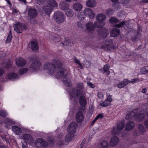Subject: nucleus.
Segmentation results:
<instances>
[{
    "label": "nucleus",
    "mask_w": 148,
    "mask_h": 148,
    "mask_svg": "<svg viewBox=\"0 0 148 148\" xmlns=\"http://www.w3.org/2000/svg\"><path fill=\"white\" fill-rule=\"evenodd\" d=\"M87 83L88 86L90 88H93L95 87L94 84H92L90 82H87Z\"/></svg>",
    "instance_id": "3c124183"
},
{
    "label": "nucleus",
    "mask_w": 148,
    "mask_h": 148,
    "mask_svg": "<svg viewBox=\"0 0 148 148\" xmlns=\"http://www.w3.org/2000/svg\"><path fill=\"white\" fill-rule=\"evenodd\" d=\"M97 96L100 99L103 98V93L101 92H99L98 93Z\"/></svg>",
    "instance_id": "603ef678"
},
{
    "label": "nucleus",
    "mask_w": 148,
    "mask_h": 148,
    "mask_svg": "<svg viewBox=\"0 0 148 148\" xmlns=\"http://www.w3.org/2000/svg\"><path fill=\"white\" fill-rule=\"evenodd\" d=\"M125 25L126 22L125 21H123L118 24L116 25H115V27L117 28H120Z\"/></svg>",
    "instance_id": "a19ab883"
},
{
    "label": "nucleus",
    "mask_w": 148,
    "mask_h": 148,
    "mask_svg": "<svg viewBox=\"0 0 148 148\" xmlns=\"http://www.w3.org/2000/svg\"><path fill=\"white\" fill-rule=\"evenodd\" d=\"M70 42L69 40H66L63 42H62V44L64 46H68Z\"/></svg>",
    "instance_id": "5fc2aeb1"
},
{
    "label": "nucleus",
    "mask_w": 148,
    "mask_h": 148,
    "mask_svg": "<svg viewBox=\"0 0 148 148\" xmlns=\"http://www.w3.org/2000/svg\"><path fill=\"white\" fill-rule=\"evenodd\" d=\"M31 18L30 19V22L31 23L34 24L36 23V20L35 18Z\"/></svg>",
    "instance_id": "6e6d98bb"
},
{
    "label": "nucleus",
    "mask_w": 148,
    "mask_h": 148,
    "mask_svg": "<svg viewBox=\"0 0 148 148\" xmlns=\"http://www.w3.org/2000/svg\"><path fill=\"white\" fill-rule=\"evenodd\" d=\"M12 130L17 135H19L22 132L21 129L18 126H14L12 127Z\"/></svg>",
    "instance_id": "cd10ccee"
},
{
    "label": "nucleus",
    "mask_w": 148,
    "mask_h": 148,
    "mask_svg": "<svg viewBox=\"0 0 148 148\" xmlns=\"http://www.w3.org/2000/svg\"><path fill=\"white\" fill-rule=\"evenodd\" d=\"M48 3L51 7L48 6H43L42 9L45 14L49 16L53 10L52 7H56L58 6V4L55 0H49Z\"/></svg>",
    "instance_id": "39448f33"
},
{
    "label": "nucleus",
    "mask_w": 148,
    "mask_h": 148,
    "mask_svg": "<svg viewBox=\"0 0 148 148\" xmlns=\"http://www.w3.org/2000/svg\"><path fill=\"white\" fill-rule=\"evenodd\" d=\"M74 60L76 64H78V65H82L80 63L79 60L78 59H77L75 57H74Z\"/></svg>",
    "instance_id": "e2e57ef3"
},
{
    "label": "nucleus",
    "mask_w": 148,
    "mask_h": 148,
    "mask_svg": "<svg viewBox=\"0 0 148 148\" xmlns=\"http://www.w3.org/2000/svg\"><path fill=\"white\" fill-rule=\"evenodd\" d=\"M62 65H44L45 70H47L49 73L58 78H63V82L66 86L69 87L71 85L69 81L68 82L65 78L67 74V72Z\"/></svg>",
    "instance_id": "f257e3e1"
},
{
    "label": "nucleus",
    "mask_w": 148,
    "mask_h": 148,
    "mask_svg": "<svg viewBox=\"0 0 148 148\" xmlns=\"http://www.w3.org/2000/svg\"><path fill=\"white\" fill-rule=\"evenodd\" d=\"M14 30L16 32L21 33L23 30L26 29V26L24 23H18L13 25Z\"/></svg>",
    "instance_id": "6e6552de"
},
{
    "label": "nucleus",
    "mask_w": 148,
    "mask_h": 148,
    "mask_svg": "<svg viewBox=\"0 0 148 148\" xmlns=\"http://www.w3.org/2000/svg\"><path fill=\"white\" fill-rule=\"evenodd\" d=\"M8 77L11 80H15L20 78L18 74L14 73H9L8 75Z\"/></svg>",
    "instance_id": "aec40b11"
},
{
    "label": "nucleus",
    "mask_w": 148,
    "mask_h": 148,
    "mask_svg": "<svg viewBox=\"0 0 148 148\" xmlns=\"http://www.w3.org/2000/svg\"><path fill=\"white\" fill-rule=\"evenodd\" d=\"M97 21L93 24L92 22H88L86 25V29L88 32L94 30L95 28H99L103 26L105 24V20L106 18V15L103 13L98 14L96 16Z\"/></svg>",
    "instance_id": "f03ea898"
},
{
    "label": "nucleus",
    "mask_w": 148,
    "mask_h": 148,
    "mask_svg": "<svg viewBox=\"0 0 148 148\" xmlns=\"http://www.w3.org/2000/svg\"><path fill=\"white\" fill-rule=\"evenodd\" d=\"M147 90L146 88H144L142 90V92L143 93H145L147 92Z\"/></svg>",
    "instance_id": "69168bd1"
},
{
    "label": "nucleus",
    "mask_w": 148,
    "mask_h": 148,
    "mask_svg": "<svg viewBox=\"0 0 148 148\" xmlns=\"http://www.w3.org/2000/svg\"><path fill=\"white\" fill-rule=\"evenodd\" d=\"M84 12L86 16H87L90 18L92 19L95 17V14L90 8H86Z\"/></svg>",
    "instance_id": "ddd939ff"
},
{
    "label": "nucleus",
    "mask_w": 148,
    "mask_h": 148,
    "mask_svg": "<svg viewBox=\"0 0 148 148\" xmlns=\"http://www.w3.org/2000/svg\"><path fill=\"white\" fill-rule=\"evenodd\" d=\"M5 122L9 125L14 124L13 121L8 119H6L5 121Z\"/></svg>",
    "instance_id": "c03bdc74"
},
{
    "label": "nucleus",
    "mask_w": 148,
    "mask_h": 148,
    "mask_svg": "<svg viewBox=\"0 0 148 148\" xmlns=\"http://www.w3.org/2000/svg\"><path fill=\"white\" fill-rule=\"evenodd\" d=\"M139 80V79L138 78H135L132 79L131 81L128 80V84L129 83H131L133 84L135 83L137 81Z\"/></svg>",
    "instance_id": "49530a36"
},
{
    "label": "nucleus",
    "mask_w": 148,
    "mask_h": 148,
    "mask_svg": "<svg viewBox=\"0 0 148 148\" xmlns=\"http://www.w3.org/2000/svg\"><path fill=\"white\" fill-rule=\"evenodd\" d=\"M119 141L118 137L116 136H112L110 142V145L112 147L116 146L119 143Z\"/></svg>",
    "instance_id": "dca6fc26"
},
{
    "label": "nucleus",
    "mask_w": 148,
    "mask_h": 148,
    "mask_svg": "<svg viewBox=\"0 0 148 148\" xmlns=\"http://www.w3.org/2000/svg\"><path fill=\"white\" fill-rule=\"evenodd\" d=\"M114 11L113 9H109L106 10V14L108 15H112L114 12Z\"/></svg>",
    "instance_id": "37998d69"
},
{
    "label": "nucleus",
    "mask_w": 148,
    "mask_h": 148,
    "mask_svg": "<svg viewBox=\"0 0 148 148\" xmlns=\"http://www.w3.org/2000/svg\"><path fill=\"white\" fill-rule=\"evenodd\" d=\"M97 120L95 118L91 123L92 125H93Z\"/></svg>",
    "instance_id": "774afa93"
},
{
    "label": "nucleus",
    "mask_w": 148,
    "mask_h": 148,
    "mask_svg": "<svg viewBox=\"0 0 148 148\" xmlns=\"http://www.w3.org/2000/svg\"><path fill=\"white\" fill-rule=\"evenodd\" d=\"M141 72L143 74L148 73V66H145L142 68L141 69Z\"/></svg>",
    "instance_id": "473e14b6"
},
{
    "label": "nucleus",
    "mask_w": 148,
    "mask_h": 148,
    "mask_svg": "<svg viewBox=\"0 0 148 148\" xmlns=\"http://www.w3.org/2000/svg\"><path fill=\"white\" fill-rule=\"evenodd\" d=\"M5 72V71L3 68H0V76L3 75Z\"/></svg>",
    "instance_id": "680f3d73"
},
{
    "label": "nucleus",
    "mask_w": 148,
    "mask_h": 148,
    "mask_svg": "<svg viewBox=\"0 0 148 148\" xmlns=\"http://www.w3.org/2000/svg\"><path fill=\"white\" fill-rule=\"evenodd\" d=\"M28 47L31 48L33 51L36 52L37 51V42L35 41H32L29 44Z\"/></svg>",
    "instance_id": "f3484780"
},
{
    "label": "nucleus",
    "mask_w": 148,
    "mask_h": 148,
    "mask_svg": "<svg viewBox=\"0 0 148 148\" xmlns=\"http://www.w3.org/2000/svg\"><path fill=\"white\" fill-rule=\"evenodd\" d=\"M103 117V115L102 114H98L95 118L97 119H101Z\"/></svg>",
    "instance_id": "864d4df0"
},
{
    "label": "nucleus",
    "mask_w": 148,
    "mask_h": 148,
    "mask_svg": "<svg viewBox=\"0 0 148 148\" xmlns=\"http://www.w3.org/2000/svg\"><path fill=\"white\" fill-rule=\"evenodd\" d=\"M120 33V30L117 28H113L110 32V35L112 37H115L118 36Z\"/></svg>",
    "instance_id": "6ab92c4d"
},
{
    "label": "nucleus",
    "mask_w": 148,
    "mask_h": 148,
    "mask_svg": "<svg viewBox=\"0 0 148 148\" xmlns=\"http://www.w3.org/2000/svg\"><path fill=\"white\" fill-rule=\"evenodd\" d=\"M84 115L82 111H79L77 113L76 115V119L77 122H82L84 120Z\"/></svg>",
    "instance_id": "2eb2a0df"
},
{
    "label": "nucleus",
    "mask_w": 148,
    "mask_h": 148,
    "mask_svg": "<svg viewBox=\"0 0 148 148\" xmlns=\"http://www.w3.org/2000/svg\"><path fill=\"white\" fill-rule=\"evenodd\" d=\"M0 148H8V147L5 145H0Z\"/></svg>",
    "instance_id": "338daca9"
},
{
    "label": "nucleus",
    "mask_w": 148,
    "mask_h": 148,
    "mask_svg": "<svg viewBox=\"0 0 148 148\" xmlns=\"http://www.w3.org/2000/svg\"><path fill=\"white\" fill-rule=\"evenodd\" d=\"M86 6L90 7H93L96 5V2L95 0H88L86 2Z\"/></svg>",
    "instance_id": "393cba45"
},
{
    "label": "nucleus",
    "mask_w": 148,
    "mask_h": 148,
    "mask_svg": "<svg viewBox=\"0 0 148 148\" xmlns=\"http://www.w3.org/2000/svg\"><path fill=\"white\" fill-rule=\"evenodd\" d=\"M110 67V66L108 65H104L103 69H99V70H100V71L102 72L103 73H104L107 71Z\"/></svg>",
    "instance_id": "ea45409f"
},
{
    "label": "nucleus",
    "mask_w": 148,
    "mask_h": 148,
    "mask_svg": "<svg viewBox=\"0 0 148 148\" xmlns=\"http://www.w3.org/2000/svg\"><path fill=\"white\" fill-rule=\"evenodd\" d=\"M26 61L22 58H18L16 59V65H25Z\"/></svg>",
    "instance_id": "b1692460"
},
{
    "label": "nucleus",
    "mask_w": 148,
    "mask_h": 148,
    "mask_svg": "<svg viewBox=\"0 0 148 148\" xmlns=\"http://www.w3.org/2000/svg\"><path fill=\"white\" fill-rule=\"evenodd\" d=\"M30 61L32 62V63L31 64V65H32V64L33 65H35L37 63V58L36 56H32L30 58Z\"/></svg>",
    "instance_id": "58836bf2"
},
{
    "label": "nucleus",
    "mask_w": 148,
    "mask_h": 148,
    "mask_svg": "<svg viewBox=\"0 0 148 148\" xmlns=\"http://www.w3.org/2000/svg\"><path fill=\"white\" fill-rule=\"evenodd\" d=\"M128 82L127 79H124L123 81L118 84L117 87L120 88H123L128 84Z\"/></svg>",
    "instance_id": "bb28decb"
},
{
    "label": "nucleus",
    "mask_w": 148,
    "mask_h": 148,
    "mask_svg": "<svg viewBox=\"0 0 148 148\" xmlns=\"http://www.w3.org/2000/svg\"><path fill=\"white\" fill-rule=\"evenodd\" d=\"M144 124L145 127L148 129V119L144 121Z\"/></svg>",
    "instance_id": "13d9d810"
},
{
    "label": "nucleus",
    "mask_w": 148,
    "mask_h": 148,
    "mask_svg": "<svg viewBox=\"0 0 148 148\" xmlns=\"http://www.w3.org/2000/svg\"><path fill=\"white\" fill-rule=\"evenodd\" d=\"M79 103L81 106L83 107H85L86 105L87 102L85 97L84 96L80 97L79 100Z\"/></svg>",
    "instance_id": "a878e982"
},
{
    "label": "nucleus",
    "mask_w": 148,
    "mask_h": 148,
    "mask_svg": "<svg viewBox=\"0 0 148 148\" xmlns=\"http://www.w3.org/2000/svg\"><path fill=\"white\" fill-rule=\"evenodd\" d=\"M12 62L11 60L9 59H6L5 61V62L4 64L5 65H12Z\"/></svg>",
    "instance_id": "09e8293b"
},
{
    "label": "nucleus",
    "mask_w": 148,
    "mask_h": 148,
    "mask_svg": "<svg viewBox=\"0 0 148 148\" xmlns=\"http://www.w3.org/2000/svg\"><path fill=\"white\" fill-rule=\"evenodd\" d=\"M112 95H109L108 96L107 100H108V101L111 103V102L112 101Z\"/></svg>",
    "instance_id": "4d7b16f0"
},
{
    "label": "nucleus",
    "mask_w": 148,
    "mask_h": 148,
    "mask_svg": "<svg viewBox=\"0 0 148 148\" xmlns=\"http://www.w3.org/2000/svg\"><path fill=\"white\" fill-rule=\"evenodd\" d=\"M53 18L56 22L58 24L62 23L66 19L64 14L59 11L55 12Z\"/></svg>",
    "instance_id": "423d86ee"
},
{
    "label": "nucleus",
    "mask_w": 148,
    "mask_h": 148,
    "mask_svg": "<svg viewBox=\"0 0 148 148\" xmlns=\"http://www.w3.org/2000/svg\"><path fill=\"white\" fill-rule=\"evenodd\" d=\"M12 65H5V68L7 69H9V70L12 71L13 69V67L12 66Z\"/></svg>",
    "instance_id": "8fccbe9b"
},
{
    "label": "nucleus",
    "mask_w": 148,
    "mask_h": 148,
    "mask_svg": "<svg viewBox=\"0 0 148 148\" xmlns=\"http://www.w3.org/2000/svg\"><path fill=\"white\" fill-rule=\"evenodd\" d=\"M28 14L30 18H35L37 16V12L35 9L32 8H29L28 10Z\"/></svg>",
    "instance_id": "4468645a"
},
{
    "label": "nucleus",
    "mask_w": 148,
    "mask_h": 148,
    "mask_svg": "<svg viewBox=\"0 0 148 148\" xmlns=\"http://www.w3.org/2000/svg\"><path fill=\"white\" fill-rule=\"evenodd\" d=\"M77 88L78 89H73L70 90L69 94L70 96V98L72 97L77 98L78 97L82 94V90L84 88L83 84L79 83L77 85Z\"/></svg>",
    "instance_id": "20e7f679"
},
{
    "label": "nucleus",
    "mask_w": 148,
    "mask_h": 148,
    "mask_svg": "<svg viewBox=\"0 0 148 148\" xmlns=\"http://www.w3.org/2000/svg\"><path fill=\"white\" fill-rule=\"evenodd\" d=\"M77 17L79 19L81 20H83L86 17V16L84 12H81L80 14L77 16Z\"/></svg>",
    "instance_id": "4c0bfd02"
},
{
    "label": "nucleus",
    "mask_w": 148,
    "mask_h": 148,
    "mask_svg": "<svg viewBox=\"0 0 148 148\" xmlns=\"http://www.w3.org/2000/svg\"><path fill=\"white\" fill-rule=\"evenodd\" d=\"M82 5L79 3H75L73 5L74 10L76 11H80L82 8Z\"/></svg>",
    "instance_id": "c756f323"
},
{
    "label": "nucleus",
    "mask_w": 148,
    "mask_h": 148,
    "mask_svg": "<svg viewBox=\"0 0 148 148\" xmlns=\"http://www.w3.org/2000/svg\"><path fill=\"white\" fill-rule=\"evenodd\" d=\"M44 65H62V62L58 59H54L52 61V62H45Z\"/></svg>",
    "instance_id": "5701e85b"
},
{
    "label": "nucleus",
    "mask_w": 148,
    "mask_h": 148,
    "mask_svg": "<svg viewBox=\"0 0 148 148\" xmlns=\"http://www.w3.org/2000/svg\"><path fill=\"white\" fill-rule=\"evenodd\" d=\"M60 7L62 10L66 11L69 9V4L66 3H62L60 4Z\"/></svg>",
    "instance_id": "7c9ffc66"
},
{
    "label": "nucleus",
    "mask_w": 148,
    "mask_h": 148,
    "mask_svg": "<svg viewBox=\"0 0 148 148\" xmlns=\"http://www.w3.org/2000/svg\"><path fill=\"white\" fill-rule=\"evenodd\" d=\"M136 35L134 36H132L131 38L132 41L134 42H135L137 39H139L140 36L141 35L139 31V28L138 27V30L137 31H135V32L136 33Z\"/></svg>",
    "instance_id": "412c9836"
},
{
    "label": "nucleus",
    "mask_w": 148,
    "mask_h": 148,
    "mask_svg": "<svg viewBox=\"0 0 148 148\" xmlns=\"http://www.w3.org/2000/svg\"><path fill=\"white\" fill-rule=\"evenodd\" d=\"M73 139V137L70 134H67L65 137V140L66 142H69Z\"/></svg>",
    "instance_id": "a18cd8bd"
},
{
    "label": "nucleus",
    "mask_w": 148,
    "mask_h": 148,
    "mask_svg": "<svg viewBox=\"0 0 148 148\" xmlns=\"http://www.w3.org/2000/svg\"><path fill=\"white\" fill-rule=\"evenodd\" d=\"M12 38V31L11 30H10L8 36L6 41L7 42H10Z\"/></svg>",
    "instance_id": "79ce46f5"
},
{
    "label": "nucleus",
    "mask_w": 148,
    "mask_h": 148,
    "mask_svg": "<svg viewBox=\"0 0 148 148\" xmlns=\"http://www.w3.org/2000/svg\"><path fill=\"white\" fill-rule=\"evenodd\" d=\"M97 34L103 38H106L109 34L108 30L105 27H102L97 30Z\"/></svg>",
    "instance_id": "9b49d317"
},
{
    "label": "nucleus",
    "mask_w": 148,
    "mask_h": 148,
    "mask_svg": "<svg viewBox=\"0 0 148 148\" xmlns=\"http://www.w3.org/2000/svg\"><path fill=\"white\" fill-rule=\"evenodd\" d=\"M28 70L27 68H22L19 70L18 73L20 75H22L26 73Z\"/></svg>",
    "instance_id": "c9c22d12"
},
{
    "label": "nucleus",
    "mask_w": 148,
    "mask_h": 148,
    "mask_svg": "<svg viewBox=\"0 0 148 148\" xmlns=\"http://www.w3.org/2000/svg\"><path fill=\"white\" fill-rule=\"evenodd\" d=\"M22 147L23 148H28L27 146V143H24L22 144Z\"/></svg>",
    "instance_id": "0e129e2a"
},
{
    "label": "nucleus",
    "mask_w": 148,
    "mask_h": 148,
    "mask_svg": "<svg viewBox=\"0 0 148 148\" xmlns=\"http://www.w3.org/2000/svg\"><path fill=\"white\" fill-rule=\"evenodd\" d=\"M110 104L111 103L108 100L106 99L103 102L100 103L99 105L103 107H106L107 106L110 105Z\"/></svg>",
    "instance_id": "e433bc0d"
},
{
    "label": "nucleus",
    "mask_w": 148,
    "mask_h": 148,
    "mask_svg": "<svg viewBox=\"0 0 148 148\" xmlns=\"http://www.w3.org/2000/svg\"><path fill=\"white\" fill-rule=\"evenodd\" d=\"M135 125L134 123L131 121H129L126 124L125 129L127 131H130L132 129Z\"/></svg>",
    "instance_id": "4be33fe9"
},
{
    "label": "nucleus",
    "mask_w": 148,
    "mask_h": 148,
    "mask_svg": "<svg viewBox=\"0 0 148 148\" xmlns=\"http://www.w3.org/2000/svg\"><path fill=\"white\" fill-rule=\"evenodd\" d=\"M77 127V124L75 122L71 123L68 126L67 130L68 132L70 134H73L76 131V129Z\"/></svg>",
    "instance_id": "f8f14e48"
},
{
    "label": "nucleus",
    "mask_w": 148,
    "mask_h": 148,
    "mask_svg": "<svg viewBox=\"0 0 148 148\" xmlns=\"http://www.w3.org/2000/svg\"><path fill=\"white\" fill-rule=\"evenodd\" d=\"M109 21L111 23H119V20L116 18L112 17H111L109 20Z\"/></svg>",
    "instance_id": "72a5a7b5"
},
{
    "label": "nucleus",
    "mask_w": 148,
    "mask_h": 148,
    "mask_svg": "<svg viewBox=\"0 0 148 148\" xmlns=\"http://www.w3.org/2000/svg\"><path fill=\"white\" fill-rule=\"evenodd\" d=\"M101 48L105 50H110L113 48L112 45L110 44L103 45L101 46Z\"/></svg>",
    "instance_id": "c85d7f7f"
},
{
    "label": "nucleus",
    "mask_w": 148,
    "mask_h": 148,
    "mask_svg": "<svg viewBox=\"0 0 148 148\" xmlns=\"http://www.w3.org/2000/svg\"><path fill=\"white\" fill-rule=\"evenodd\" d=\"M0 136L3 140H4L7 142L8 140L5 135H0Z\"/></svg>",
    "instance_id": "052dcab7"
},
{
    "label": "nucleus",
    "mask_w": 148,
    "mask_h": 148,
    "mask_svg": "<svg viewBox=\"0 0 148 148\" xmlns=\"http://www.w3.org/2000/svg\"><path fill=\"white\" fill-rule=\"evenodd\" d=\"M65 13L67 16L72 17L73 14V12L72 10L68 9L66 11Z\"/></svg>",
    "instance_id": "f704fd0d"
},
{
    "label": "nucleus",
    "mask_w": 148,
    "mask_h": 148,
    "mask_svg": "<svg viewBox=\"0 0 148 148\" xmlns=\"http://www.w3.org/2000/svg\"><path fill=\"white\" fill-rule=\"evenodd\" d=\"M124 125V122L123 121L118 123L117 126V128H114L111 131L112 134H118L120 130L123 128Z\"/></svg>",
    "instance_id": "9d476101"
},
{
    "label": "nucleus",
    "mask_w": 148,
    "mask_h": 148,
    "mask_svg": "<svg viewBox=\"0 0 148 148\" xmlns=\"http://www.w3.org/2000/svg\"><path fill=\"white\" fill-rule=\"evenodd\" d=\"M48 143L49 145H52L54 143L53 140L52 138H50L48 140V142H46L41 138L38 139V145L40 144L42 146L45 147L48 145Z\"/></svg>",
    "instance_id": "1a4fd4ad"
},
{
    "label": "nucleus",
    "mask_w": 148,
    "mask_h": 148,
    "mask_svg": "<svg viewBox=\"0 0 148 148\" xmlns=\"http://www.w3.org/2000/svg\"><path fill=\"white\" fill-rule=\"evenodd\" d=\"M108 142L106 140L100 141L98 144V147L99 148H108Z\"/></svg>",
    "instance_id": "a211bd4d"
},
{
    "label": "nucleus",
    "mask_w": 148,
    "mask_h": 148,
    "mask_svg": "<svg viewBox=\"0 0 148 148\" xmlns=\"http://www.w3.org/2000/svg\"><path fill=\"white\" fill-rule=\"evenodd\" d=\"M23 138L25 141V143H28L34 147H37L36 142L37 139L34 142L33 139L30 134H25L23 135Z\"/></svg>",
    "instance_id": "0eeeda50"
},
{
    "label": "nucleus",
    "mask_w": 148,
    "mask_h": 148,
    "mask_svg": "<svg viewBox=\"0 0 148 148\" xmlns=\"http://www.w3.org/2000/svg\"><path fill=\"white\" fill-rule=\"evenodd\" d=\"M138 130L141 134H143L146 131V130L142 124H139L138 127Z\"/></svg>",
    "instance_id": "2f4dec72"
},
{
    "label": "nucleus",
    "mask_w": 148,
    "mask_h": 148,
    "mask_svg": "<svg viewBox=\"0 0 148 148\" xmlns=\"http://www.w3.org/2000/svg\"><path fill=\"white\" fill-rule=\"evenodd\" d=\"M138 109H135L128 113L126 116V119L127 120L134 119L138 121H142L145 118V114L143 112L144 110H141L138 113Z\"/></svg>",
    "instance_id": "7ed1b4c3"
},
{
    "label": "nucleus",
    "mask_w": 148,
    "mask_h": 148,
    "mask_svg": "<svg viewBox=\"0 0 148 148\" xmlns=\"http://www.w3.org/2000/svg\"><path fill=\"white\" fill-rule=\"evenodd\" d=\"M45 0H38V4H43L45 2Z\"/></svg>",
    "instance_id": "bf43d9fd"
},
{
    "label": "nucleus",
    "mask_w": 148,
    "mask_h": 148,
    "mask_svg": "<svg viewBox=\"0 0 148 148\" xmlns=\"http://www.w3.org/2000/svg\"><path fill=\"white\" fill-rule=\"evenodd\" d=\"M0 115L1 116H7V114L5 110H1L0 111Z\"/></svg>",
    "instance_id": "de8ad7c7"
}]
</instances>
